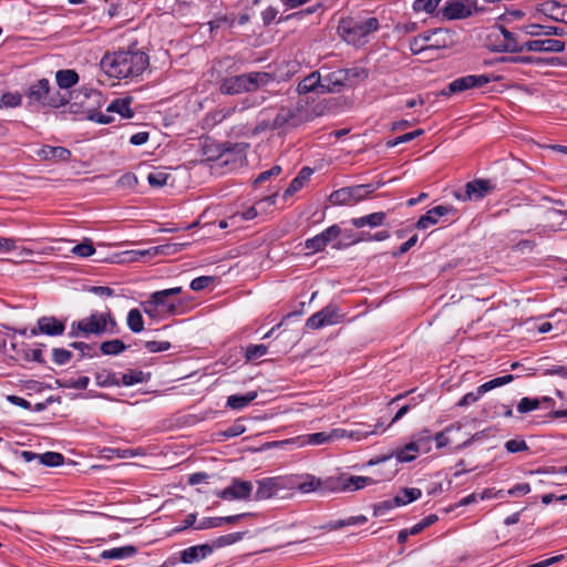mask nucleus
<instances>
[{
  "label": "nucleus",
  "instance_id": "obj_27",
  "mask_svg": "<svg viewBox=\"0 0 567 567\" xmlns=\"http://www.w3.org/2000/svg\"><path fill=\"white\" fill-rule=\"evenodd\" d=\"M348 85L347 83V73L343 69H339L332 72H329L322 79V90L321 92H334L339 91L341 87Z\"/></svg>",
  "mask_w": 567,
  "mask_h": 567
},
{
  "label": "nucleus",
  "instance_id": "obj_31",
  "mask_svg": "<svg viewBox=\"0 0 567 567\" xmlns=\"http://www.w3.org/2000/svg\"><path fill=\"white\" fill-rule=\"evenodd\" d=\"M317 89H322V80L319 72L310 73L302 81H300L297 86L299 94H307L316 91Z\"/></svg>",
  "mask_w": 567,
  "mask_h": 567
},
{
  "label": "nucleus",
  "instance_id": "obj_44",
  "mask_svg": "<svg viewBox=\"0 0 567 567\" xmlns=\"http://www.w3.org/2000/svg\"><path fill=\"white\" fill-rule=\"evenodd\" d=\"M484 394L485 392L481 389L480 385L476 388L475 391L468 392L465 395H463L461 400L456 403V405L461 408L470 406L477 402Z\"/></svg>",
  "mask_w": 567,
  "mask_h": 567
},
{
  "label": "nucleus",
  "instance_id": "obj_8",
  "mask_svg": "<svg viewBox=\"0 0 567 567\" xmlns=\"http://www.w3.org/2000/svg\"><path fill=\"white\" fill-rule=\"evenodd\" d=\"M375 190L371 184L343 187L331 193L329 200L333 205H353L365 199Z\"/></svg>",
  "mask_w": 567,
  "mask_h": 567
},
{
  "label": "nucleus",
  "instance_id": "obj_51",
  "mask_svg": "<svg viewBox=\"0 0 567 567\" xmlns=\"http://www.w3.org/2000/svg\"><path fill=\"white\" fill-rule=\"evenodd\" d=\"M71 347L80 351L81 358H94L99 355V351L92 344L73 342Z\"/></svg>",
  "mask_w": 567,
  "mask_h": 567
},
{
  "label": "nucleus",
  "instance_id": "obj_50",
  "mask_svg": "<svg viewBox=\"0 0 567 567\" xmlns=\"http://www.w3.org/2000/svg\"><path fill=\"white\" fill-rule=\"evenodd\" d=\"M306 442L311 445H322L329 442H332L330 432H317L312 434H308L306 437Z\"/></svg>",
  "mask_w": 567,
  "mask_h": 567
},
{
  "label": "nucleus",
  "instance_id": "obj_35",
  "mask_svg": "<svg viewBox=\"0 0 567 567\" xmlns=\"http://www.w3.org/2000/svg\"><path fill=\"white\" fill-rule=\"evenodd\" d=\"M126 348V344L122 340L113 339L102 342L100 346V352L104 355H117Z\"/></svg>",
  "mask_w": 567,
  "mask_h": 567
},
{
  "label": "nucleus",
  "instance_id": "obj_18",
  "mask_svg": "<svg viewBox=\"0 0 567 567\" xmlns=\"http://www.w3.org/2000/svg\"><path fill=\"white\" fill-rule=\"evenodd\" d=\"M336 481V493L339 492H353L364 488L365 486L373 485L375 480L369 476H350L342 473L338 476H333Z\"/></svg>",
  "mask_w": 567,
  "mask_h": 567
},
{
  "label": "nucleus",
  "instance_id": "obj_1",
  "mask_svg": "<svg viewBox=\"0 0 567 567\" xmlns=\"http://www.w3.org/2000/svg\"><path fill=\"white\" fill-rule=\"evenodd\" d=\"M182 291V287H174L151 293L150 298L144 301V313L153 319H165L182 315L184 302L181 298H177Z\"/></svg>",
  "mask_w": 567,
  "mask_h": 567
},
{
  "label": "nucleus",
  "instance_id": "obj_37",
  "mask_svg": "<svg viewBox=\"0 0 567 567\" xmlns=\"http://www.w3.org/2000/svg\"><path fill=\"white\" fill-rule=\"evenodd\" d=\"M171 177V174L166 172V169H153L152 172L146 174V179L151 187L159 188L166 185L167 179Z\"/></svg>",
  "mask_w": 567,
  "mask_h": 567
},
{
  "label": "nucleus",
  "instance_id": "obj_5",
  "mask_svg": "<svg viewBox=\"0 0 567 567\" xmlns=\"http://www.w3.org/2000/svg\"><path fill=\"white\" fill-rule=\"evenodd\" d=\"M28 105H38L42 107H60L69 102L66 94L60 91H51L50 82L48 79H41L34 84L30 85L25 93Z\"/></svg>",
  "mask_w": 567,
  "mask_h": 567
},
{
  "label": "nucleus",
  "instance_id": "obj_23",
  "mask_svg": "<svg viewBox=\"0 0 567 567\" xmlns=\"http://www.w3.org/2000/svg\"><path fill=\"white\" fill-rule=\"evenodd\" d=\"M453 210L454 208L450 205H437L422 215L416 221L415 227L417 229H426L435 225L441 217L446 216Z\"/></svg>",
  "mask_w": 567,
  "mask_h": 567
},
{
  "label": "nucleus",
  "instance_id": "obj_34",
  "mask_svg": "<svg viewBox=\"0 0 567 567\" xmlns=\"http://www.w3.org/2000/svg\"><path fill=\"white\" fill-rule=\"evenodd\" d=\"M484 412L487 416L495 417V416H504V417H512L513 416V410L509 405L498 403V402H489L486 404Z\"/></svg>",
  "mask_w": 567,
  "mask_h": 567
},
{
  "label": "nucleus",
  "instance_id": "obj_43",
  "mask_svg": "<svg viewBox=\"0 0 567 567\" xmlns=\"http://www.w3.org/2000/svg\"><path fill=\"white\" fill-rule=\"evenodd\" d=\"M196 525H197V514L196 513H190V514L185 516V518L183 519L182 524L173 527L169 532H167V535L168 536H173L175 534L184 532L185 529H187L189 527H194L195 528Z\"/></svg>",
  "mask_w": 567,
  "mask_h": 567
},
{
  "label": "nucleus",
  "instance_id": "obj_41",
  "mask_svg": "<svg viewBox=\"0 0 567 567\" xmlns=\"http://www.w3.org/2000/svg\"><path fill=\"white\" fill-rule=\"evenodd\" d=\"M442 0H414L412 8L415 12L433 13Z\"/></svg>",
  "mask_w": 567,
  "mask_h": 567
},
{
  "label": "nucleus",
  "instance_id": "obj_4",
  "mask_svg": "<svg viewBox=\"0 0 567 567\" xmlns=\"http://www.w3.org/2000/svg\"><path fill=\"white\" fill-rule=\"evenodd\" d=\"M116 322L112 317L111 312H92L89 317H85L79 321H73L69 337L71 338H80L87 337L90 334H103V333H114L115 332Z\"/></svg>",
  "mask_w": 567,
  "mask_h": 567
},
{
  "label": "nucleus",
  "instance_id": "obj_30",
  "mask_svg": "<svg viewBox=\"0 0 567 567\" xmlns=\"http://www.w3.org/2000/svg\"><path fill=\"white\" fill-rule=\"evenodd\" d=\"M385 217V213L377 212L362 217L352 218L351 224L357 228H362L364 226L378 227L384 223Z\"/></svg>",
  "mask_w": 567,
  "mask_h": 567
},
{
  "label": "nucleus",
  "instance_id": "obj_9",
  "mask_svg": "<svg viewBox=\"0 0 567 567\" xmlns=\"http://www.w3.org/2000/svg\"><path fill=\"white\" fill-rule=\"evenodd\" d=\"M247 143H227L223 145V150L216 157L217 165L227 167L228 171H234L246 164V150Z\"/></svg>",
  "mask_w": 567,
  "mask_h": 567
},
{
  "label": "nucleus",
  "instance_id": "obj_45",
  "mask_svg": "<svg viewBox=\"0 0 567 567\" xmlns=\"http://www.w3.org/2000/svg\"><path fill=\"white\" fill-rule=\"evenodd\" d=\"M42 153L44 154V156L47 158L53 157V158H59L60 161H68L71 156V152L69 150H66L65 147H61V146H56V147L49 146V147L44 148L42 151Z\"/></svg>",
  "mask_w": 567,
  "mask_h": 567
},
{
  "label": "nucleus",
  "instance_id": "obj_13",
  "mask_svg": "<svg viewBox=\"0 0 567 567\" xmlns=\"http://www.w3.org/2000/svg\"><path fill=\"white\" fill-rule=\"evenodd\" d=\"M342 318L343 316L340 313L339 307L334 303H329L307 319L306 328L318 330L328 326L338 324L342 321Z\"/></svg>",
  "mask_w": 567,
  "mask_h": 567
},
{
  "label": "nucleus",
  "instance_id": "obj_38",
  "mask_svg": "<svg viewBox=\"0 0 567 567\" xmlns=\"http://www.w3.org/2000/svg\"><path fill=\"white\" fill-rule=\"evenodd\" d=\"M133 553H134V549L132 547H128V546L127 547H117V548L103 550L101 553V558L117 560V559H123V558L130 557Z\"/></svg>",
  "mask_w": 567,
  "mask_h": 567
},
{
  "label": "nucleus",
  "instance_id": "obj_22",
  "mask_svg": "<svg viewBox=\"0 0 567 567\" xmlns=\"http://www.w3.org/2000/svg\"><path fill=\"white\" fill-rule=\"evenodd\" d=\"M525 51L528 52H555L565 50V42L555 39H537L524 42Z\"/></svg>",
  "mask_w": 567,
  "mask_h": 567
},
{
  "label": "nucleus",
  "instance_id": "obj_64",
  "mask_svg": "<svg viewBox=\"0 0 567 567\" xmlns=\"http://www.w3.org/2000/svg\"><path fill=\"white\" fill-rule=\"evenodd\" d=\"M543 375H558L567 379V367L565 365H553L544 370Z\"/></svg>",
  "mask_w": 567,
  "mask_h": 567
},
{
  "label": "nucleus",
  "instance_id": "obj_11",
  "mask_svg": "<svg viewBox=\"0 0 567 567\" xmlns=\"http://www.w3.org/2000/svg\"><path fill=\"white\" fill-rule=\"evenodd\" d=\"M306 120V110L303 105L298 102L293 106H281L272 120L271 128L297 127Z\"/></svg>",
  "mask_w": 567,
  "mask_h": 567
},
{
  "label": "nucleus",
  "instance_id": "obj_2",
  "mask_svg": "<svg viewBox=\"0 0 567 567\" xmlns=\"http://www.w3.org/2000/svg\"><path fill=\"white\" fill-rule=\"evenodd\" d=\"M379 28L380 22L374 17L367 19L344 17L340 19L337 30L341 39L348 44L362 47L368 42L369 35L377 32Z\"/></svg>",
  "mask_w": 567,
  "mask_h": 567
},
{
  "label": "nucleus",
  "instance_id": "obj_57",
  "mask_svg": "<svg viewBox=\"0 0 567 567\" xmlns=\"http://www.w3.org/2000/svg\"><path fill=\"white\" fill-rule=\"evenodd\" d=\"M221 526L220 517H204L195 526L196 530L210 529Z\"/></svg>",
  "mask_w": 567,
  "mask_h": 567
},
{
  "label": "nucleus",
  "instance_id": "obj_49",
  "mask_svg": "<svg viewBox=\"0 0 567 567\" xmlns=\"http://www.w3.org/2000/svg\"><path fill=\"white\" fill-rule=\"evenodd\" d=\"M127 324L130 329L134 332L142 331V312L137 308L132 309L128 312Z\"/></svg>",
  "mask_w": 567,
  "mask_h": 567
},
{
  "label": "nucleus",
  "instance_id": "obj_59",
  "mask_svg": "<svg viewBox=\"0 0 567 567\" xmlns=\"http://www.w3.org/2000/svg\"><path fill=\"white\" fill-rule=\"evenodd\" d=\"M528 449L529 447L524 440L513 439L505 442V450L508 453H518L523 451H528Z\"/></svg>",
  "mask_w": 567,
  "mask_h": 567
},
{
  "label": "nucleus",
  "instance_id": "obj_20",
  "mask_svg": "<svg viewBox=\"0 0 567 567\" xmlns=\"http://www.w3.org/2000/svg\"><path fill=\"white\" fill-rule=\"evenodd\" d=\"M440 14L445 20L465 19L472 16V9L465 0L446 1Z\"/></svg>",
  "mask_w": 567,
  "mask_h": 567
},
{
  "label": "nucleus",
  "instance_id": "obj_24",
  "mask_svg": "<svg viewBox=\"0 0 567 567\" xmlns=\"http://www.w3.org/2000/svg\"><path fill=\"white\" fill-rule=\"evenodd\" d=\"M538 11L551 20L567 24V6L549 0L539 4Z\"/></svg>",
  "mask_w": 567,
  "mask_h": 567
},
{
  "label": "nucleus",
  "instance_id": "obj_14",
  "mask_svg": "<svg viewBox=\"0 0 567 567\" xmlns=\"http://www.w3.org/2000/svg\"><path fill=\"white\" fill-rule=\"evenodd\" d=\"M489 82L491 78L487 74H468L457 78L449 83V85L442 91V95H452L470 89L482 87Z\"/></svg>",
  "mask_w": 567,
  "mask_h": 567
},
{
  "label": "nucleus",
  "instance_id": "obj_3",
  "mask_svg": "<svg viewBox=\"0 0 567 567\" xmlns=\"http://www.w3.org/2000/svg\"><path fill=\"white\" fill-rule=\"evenodd\" d=\"M274 81L268 72H249L225 78L220 83V92L226 95H237L254 92Z\"/></svg>",
  "mask_w": 567,
  "mask_h": 567
},
{
  "label": "nucleus",
  "instance_id": "obj_55",
  "mask_svg": "<svg viewBox=\"0 0 567 567\" xmlns=\"http://www.w3.org/2000/svg\"><path fill=\"white\" fill-rule=\"evenodd\" d=\"M97 384L102 386L118 385L120 378L116 373L102 372L96 375Z\"/></svg>",
  "mask_w": 567,
  "mask_h": 567
},
{
  "label": "nucleus",
  "instance_id": "obj_29",
  "mask_svg": "<svg viewBox=\"0 0 567 567\" xmlns=\"http://www.w3.org/2000/svg\"><path fill=\"white\" fill-rule=\"evenodd\" d=\"M257 398L256 391L246 394H233L227 398L226 406L231 410H243Z\"/></svg>",
  "mask_w": 567,
  "mask_h": 567
},
{
  "label": "nucleus",
  "instance_id": "obj_6",
  "mask_svg": "<svg viewBox=\"0 0 567 567\" xmlns=\"http://www.w3.org/2000/svg\"><path fill=\"white\" fill-rule=\"evenodd\" d=\"M136 54L130 52H114L105 54L101 62V70L110 78L124 79L133 74Z\"/></svg>",
  "mask_w": 567,
  "mask_h": 567
},
{
  "label": "nucleus",
  "instance_id": "obj_63",
  "mask_svg": "<svg viewBox=\"0 0 567 567\" xmlns=\"http://www.w3.org/2000/svg\"><path fill=\"white\" fill-rule=\"evenodd\" d=\"M246 431V427L241 424H233L223 431L221 435L226 439L236 437L243 434Z\"/></svg>",
  "mask_w": 567,
  "mask_h": 567
},
{
  "label": "nucleus",
  "instance_id": "obj_58",
  "mask_svg": "<svg viewBox=\"0 0 567 567\" xmlns=\"http://www.w3.org/2000/svg\"><path fill=\"white\" fill-rule=\"evenodd\" d=\"M214 282V277L210 276H200L190 281V289L194 291H200L207 288L210 284Z\"/></svg>",
  "mask_w": 567,
  "mask_h": 567
},
{
  "label": "nucleus",
  "instance_id": "obj_15",
  "mask_svg": "<svg viewBox=\"0 0 567 567\" xmlns=\"http://www.w3.org/2000/svg\"><path fill=\"white\" fill-rule=\"evenodd\" d=\"M212 554H213V547L208 544L190 546V547H187L184 550L179 551L178 559H176L175 557H172L163 565V567H167L168 565L173 566L177 561L190 565V564L198 563V561L207 558Z\"/></svg>",
  "mask_w": 567,
  "mask_h": 567
},
{
  "label": "nucleus",
  "instance_id": "obj_54",
  "mask_svg": "<svg viewBox=\"0 0 567 567\" xmlns=\"http://www.w3.org/2000/svg\"><path fill=\"white\" fill-rule=\"evenodd\" d=\"M395 507H400V505L396 504V497L394 496L391 499H385V501H382V502L375 504L374 505V515L382 516Z\"/></svg>",
  "mask_w": 567,
  "mask_h": 567
},
{
  "label": "nucleus",
  "instance_id": "obj_12",
  "mask_svg": "<svg viewBox=\"0 0 567 567\" xmlns=\"http://www.w3.org/2000/svg\"><path fill=\"white\" fill-rule=\"evenodd\" d=\"M495 189L489 179H474L465 184L464 188L454 192V197L460 202L481 200Z\"/></svg>",
  "mask_w": 567,
  "mask_h": 567
},
{
  "label": "nucleus",
  "instance_id": "obj_60",
  "mask_svg": "<svg viewBox=\"0 0 567 567\" xmlns=\"http://www.w3.org/2000/svg\"><path fill=\"white\" fill-rule=\"evenodd\" d=\"M172 344L169 341H145L144 348L150 352H162L171 349Z\"/></svg>",
  "mask_w": 567,
  "mask_h": 567
},
{
  "label": "nucleus",
  "instance_id": "obj_26",
  "mask_svg": "<svg viewBox=\"0 0 567 567\" xmlns=\"http://www.w3.org/2000/svg\"><path fill=\"white\" fill-rule=\"evenodd\" d=\"M498 30L503 37V40L498 41L496 51L498 52H523L525 51L524 43H520L516 35L508 31L505 27L498 25Z\"/></svg>",
  "mask_w": 567,
  "mask_h": 567
},
{
  "label": "nucleus",
  "instance_id": "obj_56",
  "mask_svg": "<svg viewBox=\"0 0 567 567\" xmlns=\"http://www.w3.org/2000/svg\"><path fill=\"white\" fill-rule=\"evenodd\" d=\"M22 102V96L19 93H4L1 96L0 104L6 107H16L19 106Z\"/></svg>",
  "mask_w": 567,
  "mask_h": 567
},
{
  "label": "nucleus",
  "instance_id": "obj_48",
  "mask_svg": "<svg viewBox=\"0 0 567 567\" xmlns=\"http://www.w3.org/2000/svg\"><path fill=\"white\" fill-rule=\"evenodd\" d=\"M347 73V83L349 85L354 84L358 81L364 80L368 78V72L363 68H351V69H343Z\"/></svg>",
  "mask_w": 567,
  "mask_h": 567
},
{
  "label": "nucleus",
  "instance_id": "obj_19",
  "mask_svg": "<svg viewBox=\"0 0 567 567\" xmlns=\"http://www.w3.org/2000/svg\"><path fill=\"white\" fill-rule=\"evenodd\" d=\"M432 440L430 435L421 436L416 441L405 444L403 447L395 451V457L399 462H411L416 458L421 451L429 450V442Z\"/></svg>",
  "mask_w": 567,
  "mask_h": 567
},
{
  "label": "nucleus",
  "instance_id": "obj_53",
  "mask_svg": "<svg viewBox=\"0 0 567 567\" xmlns=\"http://www.w3.org/2000/svg\"><path fill=\"white\" fill-rule=\"evenodd\" d=\"M71 358L72 352L66 349L54 348L52 350V360L58 365L66 364L71 360Z\"/></svg>",
  "mask_w": 567,
  "mask_h": 567
},
{
  "label": "nucleus",
  "instance_id": "obj_42",
  "mask_svg": "<svg viewBox=\"0 0 567 567\" xmlns=\"http://www.w3.org/2000/svg\"><path fill=\"white\" fill-rule=\"evenodd\" d=\"M513 380H514V375L513 374H505V375H502V377L494 378V379H492V380L481 384V389L486 393V392H488V391H491L493 389H496L498 386L508 384Z\"/></svg>",
  "mask_w": 567,
  "mask_h": 567
},
{
  "label": "nucleus",
  "instance_id": "obj_36",
  "mask_svg": "<svg viewBox=\"0 0 567 567\" xmlns=\"http://www.w3.org/2000/svg\"><path fill=\"white\" fill-rule=\"evenodd\" d=\"M422 496V492L416 487H405L402 488L396 495V504L400 506L410 504Z\"/></svg>",
  "mask_w": 567,
  "mask_h": 567
},
{
  "label": "nucleus",
  "instance_id": "obj_17",
  "mask_svg": "<svg viewBox=\"0 0 567 567\" xmlns=\"http://www.w3.org/2000/svg\"><path fill=\"white\" fill-rule=\"evenodd\" d=\"M252 488L250 482L234 478L228 487L216 492V496L226 501L248 499L252 493Z\"/></svg>",
  "mask_w": 567,
  "mask_h": 567
},
{
  "label": "nucleus",
  "instance_id": "obj_46",
  "mask_svg": "<svg viewBox=\"0 0 567 567\" xmlns=\"http://www.w3.org/2000/svg\"><path fill=\"white\" fill-rule=\"evenodd\" d=\"M268 352V347L265 344H249L246 348L245 357L248 361L257 360Z\"/></svg>",
  "mask_w": 567,
  "mask_h": 567
},
{
  "label": "nucleus",
  "instance_id": "obj_62",
  "mask_svg": "<svg viewBox=\"0 0 567 567\" xmlns=\"http://www.w3.org/2000/svg\"><path fill=\"white\" fill-rule=\"evenodd\" d=\"M447 34V29H442V28H439V29H435L431 32H425L423 34H420L417 35L419 39H421V42L423 44H432V39L433 38H439L441 35H446Z\"/></svg>",
  "mask_w": 567,
  "mask_h": 567
},
{
  "label": "nucleus",
  "instance_id": "obj_52",
  "mask_svg": "<svg viewBox=\"0 0 567 567\" xmlns=\"http://www.w3.org/2000/svg\"><path fill=\"white\" fill-rule=\"evenodd\" d=\"M71 251L78 257L86 258L95 252V248L91 241H83L79 245H75Z\"/></svg>",
  "mask_w": 567,
  "mask_h": 567
},
{
  "label": "nucleus",
  "instance_id": "obj_61",
  "mask_svg": "<svg viewBox=\"0 0 567 567\" xmlns=\"http://www.w3.org/2000/svg\"><path fill=\"white\" fill-rule=\"evenodd\" d=\"M243 533H231L224 536H220L216 540V545L218 547L231 545L243 538Z\"/></svg>",
  "mask_w": 567,
  "mask_h": 567
},
{
  "label": "nucleus",
  "instance_id": "obj_39",
  "mask_svg": "<svg viewBox=\"0 0 567 567\" xmlns=\"http://www.w3.org/2000/svg\"><path fill=\"white\" fill-rule=\"evenodd\" d=\"M39 461L45 466L54 467L64 463V456L58 452H45L43 454H39Z\"/></svg>",
  "mask_w": 567,
  "mask_h": 567
},
{
  "label": "nucleus",
  "instance_id": "obj_28",
  "mask_svg": "<svg viewBox=\"0 0 567 567\" xmlns=\"http://www.w3.org/2000/svg\"><path fill=\"white\" fill-rule=\"evenodd\" d=\"M313 171L310 167H302L298 175L290 182L289 186L286 188L284 197L288 198L292 196L295 193L299 192L309 181Z\"/></svg>",
  "mask_w": 567,
  "mask_h": 567
},
{
  "label": "nucleus",
  "instance_id": "obj_33",
  "mask_svg": "<svg viewBox=\"0 0 567 567\" xmlns=\"http://www.w3.org/2000/svg\"><path fill=\"white\" fill-rule=\"evenodd\" d=\"M380 429L384 431L382 422H378L375 425H362L355 430H350L349 439L361 441L372 434H377Z\"/></svg>",
  "mask_w": 567,
  "mask_h": 567
},
{
  "label": "nucleus",
  "instance_id": "obj_7",
  "mask_svg": "<svg viewBox=\"0 0 567 567\" xmlns=\"http://www.w3.org/2000/svg\"><path fill=\"white\" fill-rule=\"evenodd\" d=\"M334 484L333 476L317 477L313 474H302L291 483L292 487L302 494L317 493L320 496L336 493Z\"/></svg>",
  "mask_w": 567,
  "mask_h": 567
},
{
  "label": "nucleus",
  "instance_id": "obj_16",
  "mask_svg": "<svg viewBox=\"0 0 567 567\" xmlns=\"http://www.w3.org/2000/svg\"><path fill=\"white\" fill-rule=\"evenodd\" d=\"M341 235V228L339 225H332L326 228L320 234L308 238L305 241V248L311 254L322 251L331 241L337 239Z\"/></svg>",
  "mask_w": 567,
  "mask_h": 567
},
{
  "label": "nucleus",
  "instance_id": "obj_21",
  "mask_svg": "<svg viewBox=\"0 0 567 567\" xmlns=\"http://www.w3.org/2000/svg\"><path fill=\"white\" fill-rule=\"evenodd\" d=\"M65 330L64 323L54 317H42L38 320V326L30 329V337L40 333L48 336H61Z\"/></svg>",
  "mask_w": 567,
  "mask_h": 567
},
{
  "label": "nucleus",
  "instance_id": "obj_47",
  "mask_svg": "<svg viewBox=\"0 0 567 567\" xmlns=\"http://www.w3.org/2000/svg\"><path fill=\"white\" fill-rule=\"evenodd\" d=\"M423 133H424V131L421 130V128L415 130L413 132L405 133V134L400 135V136H398V137H395L393 140L388 141L386 142V146L388 147H395L399 144L409 143V142L413 141L414 138L421 136Z\"/></svg>",
  "mask_w": 567,
  "mask_h": 567
},
{
  "label": "nucleus",
  "instance_id": "obj_10",
  "mask_svg": "<svg viewBox=\"0 0 567 567\" xmlns=\"http://www.w3.org/2000/svg\"><path fill=\"white\" fill-rule=\"evenodd\" d=\"M80 94L84 96V100H81L80 104L85 109L89 120L100 124H109L113 122V117L111 115H106L101 112H95L93 110L94 106H100L102 104L103 96L100 91L89 87H82L75 96V99H79Z\"/></svg>",
  "mask_w": 567,
  "mask_h": 567
},
{
  "label": "nucleus",
  "instance_id": "obj_40",
  "mask_svg": "<svg viewBox=\"0 0 567 567\" xmlns=\"http://www.w3.org/2000/svg\"><path fill=\"white\" fill-rule=\"evenodd\" d=\"M540 406V400L538 398H522L517 403V412L520 414H526L528 412L535 411Z\"/></svg>",
  "mask_w": 567,
  "mask_h": 567
},
{
  "label": "nucleus",
  "instance_id": "obj_25",
  "mask_svg": "<svg viewBox=\"0 0 567 567\" xmlns=\"http://www.w3.org/2000/svg\"><path fill=\"white\" fill-rule=\"evenodd\" d=\"M282 488L280 480L277 477H267L257 482V489L255 493V498L268 499L272 496L277 495L278 491Z\"/></svg>",
  "mask_w": 567,
  "mask_h": 567
},
{
  "label": "nucleus",
  "instance_id": "obj_32",
  "mask_svg": "<svg viewBox=\"0 0 567 567\" xmlns=\"http://www.w3.org/2000/svg\"><path fill=\"white\" fill-rule=\"evenodd\" d=\"M55 80L60 89H71L79 82V74L71 69L59 70L55 73Z\"/></svg>",
  "mask_w": 567,
  "mask_h": 567
}]
</instances>
